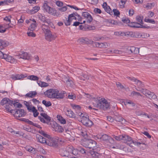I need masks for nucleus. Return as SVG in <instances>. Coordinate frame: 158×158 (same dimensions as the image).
<instances>
[{
  "label": "nucleus",
  "instance_id": "nucleus-48",
  "mask_svg": "<svg viewBox=\"0 0 158 158\" xmlns=\"http://www.w3.org/2000/svg\"><path fill=\"white\" fill-rule=\"evenodd\" d=\"M13 135H15L17 137H20L23 135V133L20 131H15L14 132Z\"/></svg>",
  "mask_w": 158,
  "mask_h": 158
},
{
  "label": "nucleus",
  "instance_id": "nucleus-16",
  "mask_svg": "<svg viewBox=\"0 0 158 158\" xmlns=\"http://www.w3.org/2000/svg\"><path fill=\"white\" fill-rule=\"evenodd\" d=\"M19 58H22L25 60H29L30 59L31 55L28 53L23 52L21 54L17 56Z\"/></svg>",
  "mask_w": 158,
  "mask_h": 158
},
{
  "label": "nucleus",
  "instance_id": "nucleus-58",
  "mask_svg": "<svg viewBox=\"0 0 158 158\" xmlns=\"http://www.w3.org/2000/svg\"><path fill=\"white\" fill-rule=\"evenodd\" d=\"M133 142L134 143V145L132 144V145H133V146H131V147H134L135 145H136L137 146H139V145H140L141 144H144V143H142L137 142L135 140H133ZM131 145H132V144H131Z\"/></svg>",
  "mask_w": 158,
  "mask_h": 158
},
{
  "label": "nucleus",
  "instance_id": "nucleus-12",
  "mask_svg": "<svg viewBox=\"0 0 158 158\" xmlns=\"http://www.w3.org/2000/svg\"><path fill=\"white\" fill-rule=\"evenodd\" d=\"M45 38L46 40L51 41L55 39L56 36L52 34L50 31H46L44 33Z\"/></svg>",
  "mask_w": 158,
  "mask_h": 158
},
{
  "label": "nucleus",
  "instance_id": "nucleus-55",
  "mask_svg": "<svg viewBox=\"0 0 158 158\" xmlns=\"http://www.w3.org/2000/svg\"><path fill=\"white\" fill-rule=\"evenodd\" d=\"M124 52V51L123 50H118L117 49L114 50L113 51V53L118 54H122V52Z\"/></svg>",
  "mask_w": 158,
  "mask_h": 158
},
{
  "label": "nucleus",
  "instance_id": "nucleus-31",
  "mask_svg": "<svg viewBox=\"0 0 158 158\" xmlns=\"http://www.w3.org/2000/svg\"><path fill=\"white\" fill-rule=\"evenodd\" d=\"M36 94L37 93L36 91H31L27 94L26 95V96L32 98L35 97Z\"/></svg>",
  "mask_w": 158,
  "mask_h": 158
},
{
  "label": "nucleus",
  "instance_id": "nucleus-44",
  "mask_svg": "<svg viewBox=\"0 0 158 158\" xmlns=\"http://www.w3.org/2000/svg\"><path fill=\"white\" fill-rule=\"evenodd\" d=\"M23 103L26 106L28 110H29V109L32 106L31 104H30V103L28 102H27L26 101H24L23 102Z\"/></svg>",
  "mask_w": 158,
  "mask_h": 158
},
{
  "label": "nucleus",
  "instance_id": "nucleus-33",
  "mask_svg": "<svg viewBox=\"0 0 158 158\" xmlns=\"http://www.w3.org/2000/svg\"><path fill=\"white\" fill-rule=\"evenodd\" d=\"M63 21L64 24L66 26L70 25L71 22H72L71 21V19L69 18V17L68 18H66L65 17V19H64Z\"/></svg>",
  "mask_w": 158,
  "mask_h": 158
},
{
  "label": "nucleus",
  "instance_id": "nucleus-18",
  "mask_svg": "<svg viewBox=\"0 0 158 158\" xmlns=\"http://www.w3.org/2000/svg\"><path fill=\"white\" fill-rule=\"evenodd\" d=\"M1 105H4L5 104H8L11 106H12L13 104V101L10 100L8 98H4L0 102Z\"/></svg>",
  "mask_w": 158,
  "mask_h": 158
},
{
  "label": "nucleus",
  "instance_id": "nucleus-23",
  "mask_svg": "<svg viewBox=\"0 0 158 158\" xmlns=\"http://www.w3.org/2000/svg\"><path fill=\"white\" fill-rule=\"evenodd\" d=\"M36 136L39 142L43 143H45L46 144L47 139H46L45 138L43 137L42 136L39 135H37Z\"/></svg>",
  "mask_w": 158,
  "mask_h": 158
},
{
  "label": "nucleus",
  "instance_id": "nucleus-19",
  "mask_svg": "<svg viewBox=\"0 0 158 158\" xmlns=\"http://www.w3.org/2000/svg\"><path fill=\"white\" fill-rule=\"evenodd\" d=\"M128 25L131 27H132L134 28H139L142 27L143 28H148V27H146L144 26L141 27V24L139 23H138L136 22H132L131 23H130V24H129Z\"/></svg>",
  "mask_w": 158,
  "mask_h": 158
},
{
  "label": "nucleus",
  "instance_id": "nucleus-9",
  "mask_svg": "<svg viewBox=\"0 0 158 158\" xmlns=\"http://www.w3.org/2000/svg\"><path fill=\"white\" fill-rule=\"evenodd\" d=\"M16 111L15 114H14V116L17 118L22 117H24L26 114V113L25 112L23 109H16Z\"/></svg>",
  "mask_w": 158,
  "mask_h": 158
},
{
  "label": "nucleus",
  "instance_id": "nucleus-8",
  "mask_svg": "<svg viewBox=\"0 0 158 158\" xmlns=\"http://www.w3.org/2000/svg\"><path fill=\"white\" fill-rule=\"evenodd\" d=\"M83 143L86 147L90 149L93 148L96 145V142L91 139H86L84 141Z\"/></svg>",
  "mask_w": 158,
  "mask_h": 158
},
{
  "label": "nucleus",
  "instance_id": "nucleus-4",
  "mask_svg": "<svg viewBox=\"0 0 158 158\" xmlns=\"http://www.w3.org/2000/svg\"><path fill=\"white\" fill-rule=\"evenodd\" d=\"M76 113L81 118L80 121L84 125L90 127L93 125V122L92 121L89 120V116L86 113L81 112H77Z\"/></svg>",
  "mask_w": 158,
  "mask_h": 158
},
{
  "label": "nucleus",
  "instance_id": "nucleus-29",
  "mask_svg": "<svg viewBox=\"0 0 158 158\" xmlns=\"http://www.w3.org/2000/svg\"><path fill=\"white\" fill-rule=\"evenodd\" d=\"M40 7L38 6H35L31 10L30 12L32 14H34L40 10Z\"/></svg>",
  "mask_w": 158,
  "mask_h": 158
},
{
  "label": "nucleus",
  "instance_id": "nucleus-60",
  "mask_svg": "<svg viewBox=\"0 0 158 158\" xmlns=\"http://www.w3.org/2000/svg\"><path fill=\"white\" fill-rule=\"evenodd\" d=\"M13 104L14 106L15 107L20 108L22 107V106L21 104L17 102L16 103H14V102H13V104Z\"/></svg>",
  "mask_w": 158,
  "mask_h": 158
},
{
  "label": "nucleus",
  "instance_id": "nucleus-14",
  "mask_svg": "<svg viewBox=\"0 0 158 158\" xmlns=\"http://www.w3.org/2000/svg\"><path fill=\"white\" fill-rule=\"evenodd\" d=\"M125 52L130 54L132 53L137 54L139 53V50L138 48L134 47H131L127 49Z\"/></svg>",
  "mask_w": 158,
  "mask_h": 158
},
{
  "label": "nucleus",
  "instance_id": "nucleus-39",
  "mask_svg": "<svg viewBox=\"0 0 158 158\" xmlns=\"http://www.w3.org/2000/svg\"><path fill=\"white\" fill-rule=\"evenodd\" d=\"M90 153L93 157L98 158L100 156V154L97 152L91 151Z\"/></svg>",
  "mask_w": 158,
  "mask_h": 158
},
{
  "label": "nucleus",
  "instance_id": "nucleus-56",
  "mask_svg": "<svg viewBox=\"0 0 158 158\" xmlns=\"http://www.w3.org/2000/svg\"><path fill=\"white\" fill-rule=\"evenodd\" d=\"M38 132L41 135H43L44 136L48 137V136L47 134H46L44 131L41 130H40L38 131Z\"/></svg>",
  "mask_w": 158,
  "mask_h": 158
},
{
  "label": "nucleus",
  "instance_id": "nucleus-20",
  "mask_svg": "<svg viewBox=\"0 0 158 158\" xmlns=\"http://www.w3.org/2000/svg\"><path fill=\"white\" fill-rule=\"evenodd\" d=\"M60 154L63 156H68V152L66 148H61L59 150Z\"/></svg>",
  "mask_w": 158,
  "mask_h": 158
},
{
  "label": "nucleus",
  "instance_id": "nucleus-32",
  "mask_svg": "<svg viewBox=\"0 0 158 158\" xmlns=\"http://www.w3.org/2000/svg\"><path fill=\"white\" fill-rule=\"evenodd\" d=\"M143 17L142 16H137L136 17V20L138 22H139L140 24H141V26L143 27V26L142 24H143Z\"/></svg>",
  "mask_w": 158,
  "mask_h": 158
},
{
  "label": "nucleus",
  "instance_id": "nucleus-11",
  "mask_svg": "<svg viewBox=\"0 0 158 158\" xmlns=\"http://www.w3.org/2000/svg\"><path fill=\"white\" fill-rule=\"evenodd\" d=\"M92 44H94L96 47L100 48H106L110 46V44L109 43L107 42H97L93 41V43Z\"/></svg>",
  "mask_w": 158,
  "mask_h": 158
},
{
  "label": "nucleus",
  "instance_id": "nucleus-1",
  "mask_svg": "<svg viewBox=\"0 0 158 158\" xmlns=\"http://www.w3.org/2000/svg\"><path fill=\"white\" fill-rule=\"evenodd\" d=\"M65 92L64 91L59 92L57 89L54 88L47 90L44 93L45 96L48 98L52 99H61L64 97Z\"/></svg>",
  "mask_w": 158,
  "mask_h": 158
},
{
  "label": "nucleus",
  "instance_id": "nucleus-59",
  "mask_svg": "<svg viewBox=\"0 0 158 158\" xmlns=\"http://www.w3.org/2000/svg\"><path fill=\"white\" fill-rule=\"evenodd\" d=\"M71 106L76 110H79L81 108L80 106L78 105L72 104Z\"/></svg>",
  "mask_w": 158,
  "mask_h": 158
},
{
  "label": "nucleus",
  "instance_id": "nucleus-21",
  "mask_svg": "<svg viewBox=\"0 0 158 158\" xmlns=\"http://www.w3.org/2000/svg\"><path fill=\"white\" fill-rule=\"evenodd\" d=\"M28 110L29 112H33V116L35 117H37L39 114L37 110L33 106H32Z\"/></svg>",
  "mask_w": 158,
  "mask_h": 158
},
{
  "label": "nucleus",
  "instance_id": "nucleus-2",
  "mask_svg": "<svg viewBox=\"0 0 158 158\" xmlns=\"http://www.w3.org/2000/svg\"><path fill=\"white\" fill-rule=\"evenodd\" d=\"M94 100L95 101L94 103L93 102V104L94 106L98 108L106 110L110 107V104L104 98H101L98 99L97 98H94Z\"/></svg>",
  "mask_w": 158,
  "mask_h": 158
},
{
  "label": "nucleus",
  "instance_id": "nucleus-51",
  "mask_svg": "<svg viewBox=\"0 0 158 158\" xmlns=\"http://www.w3.org/2000/svg\"><path fill=\"white\" fill-rule=\"evenodd\" d=\"M124 104L125 105H127L128 104H130L132 107H134L135 106V104L131 101H126L124 102Z\"/></svg>",
  "mask_w": 158,
  "mask_h": 158
},
{
  "label": "nucleus",
  "instance_id": "nucleus-13",
  "mask_svg": "<svg viewBox=\"0 0 158 158\" xmlns=\"http://www.w3.org/2000/svg\"><path fill=\"white\" fill-rule=\"evenodd\" d=\"M82 16L87 23H90L93 20V18L90 14L87 12H83Z\"/></svg>",
  "mask_w": 158,
  "mask_h": 158
},
{
  "label": "nucleus",
  "instance_id": "nucleus-5",
  "mask_svg": "<svg viewBox=\"0 0 158 158\" xmlns=\"http://www.w3.org/2000/svg\"><path fill=\"white\" fill-rule=\"evenodd\" d=\"M136 89L138 91L141 92L143 94L151 99L155 100L157 99V96L154 93L150 92L146 89H141L138 88V89Z\"/></svg>",
  "mask_w": 158,
  "mask_h": 158
},
{
  "label": "nucleus",
  "instance_id": "nucleus-36",
  "mask_svg": "<svg viewBox=\"0 0 158 158\" xmlns=\"http://www.w3.org/2000/svg\"><path fill=\"white\" fill-rule=\"evenodd\" d=\"M66 149L68 152V156L69 155H71L72 154L73 150V147L71 145H69L66 148Z\"/></svg>",
  "mask_w": 158,
  "mask_h": 158
},
{
  "label": "nucleus",
  "instance_id": "nucleus-40",
  "mask_svg": "<svg viewBox=\"0 0 158 158\" xmlns=\"http://www.w3.org/2000/svg\"><path fill=\"white\" fill-rule=\"evenodd\" d=\"M130 96L131 97L135 96L136 97H138L139 96H142V95L139 92L135 91H133L131 93Z\"/></svg>",
  "mask_w": 158,
  "mask_h": 158
},
{
  "label": "nucleus",
  "instance_id": "nucleus-7",
  "mask_svg": "<svg viewBox=\"0 0 158 158\" xmlns=\"http://www.w3.org/2000/svg\"><path fill=\"white\" fill-rule=\"evenodd\" d=\"M62 81H63L68 86L73 88L75 85L73 81L70 79L69 77L63 75L62 77Z\"/></svg>",
  "mask_w": 158,
  "mask_h": 158
},
{
  "label": "nucleus",
  "instance_id": "nucleus-34",
  "mask_svg": "<svg viewBox=\"0 0 158 158\" xmlns=\"http://www.w3.org/2000/svg\"><path fill=\"white\" fill-rule=\"evenodd\" d=\"M57 118L60 123L61 124H64L66 123L65 120L60 115H57Z\"/></svg>",
  "mask_w": 158,
  "mask_h": 158
},
{
  "label": "nucleus",
  "instance_id": "nucleus-6",
  "mask_svg": "<svg viewBox=\"0 0 158 158\" xmlns=\"http://www.w3.org/2000/svg\"><path fill=\"white\" fill-rule=\"evenodd\" d=\"M49 1H44L43 4L44 10L49 14L54 15L56 13V10L54 8H51L49 5Z\"/></svg>",
  "mask_w": 158,
  "mask_h": 158
},
{
  "label": "nucleus",
  "instance_id": "nucleus-22",
  "mask_svg": "<svg viewBox=\"0 0 158 158\" xmlns=\"http://www.w3.org/2000/svg\"><path fill=\"white\" fill-rule=\"evenodd\" d=\"M26 149L27 151L30 152L31 154H35L37 153L38 151L31 147H27Z\"/></svg>",
  "mask_w": 158,
  "mask_h": 158
},
{
  "label": "nucleus",
  "instance_id": "nucleus-50",
  "mask_svg": "<svg viewBox=\"0 0 158 158\" xmlns=\"http://www.w3.org/2000/svg\"><path fill=\"white\" fill-rule=\"evenodd\" d=\"M144 21L146 22L151 23L152 24H155V21L153 19H150L147 18H145L144 19Z\"/></svg>",
  "mask_w": 158,
  "mask_h": 158
},
{
  "label": "nucleus",
  "instance_id": "nucleus-27",
  "mask_svg": "<svg viewBox=\"0 0 158 158\" xmlns=\"http://www.w3.org/2000/svg\"><path fill=\"white\" fill-rule=\"evenodd\" d=\"M48 24V23H45V24H43L42 25V29L44 33L46 31H50L49 29V27L47 25Z\"/></svg>",
  "mask_w": 158,
  "mask_h": 158
},
{
  "label": "nucleus",
  "instance_id": "nucleus-63",
  "mask_svg": "<svg viewBox=\"0 0 158 158\" xmlns=\"http://www.w3.org/2000/svg\"><path fill=\"white\" fill-rule=\"evenodd\" d=\"M27 34L29 36L35 37L36 36L35 34L32 31L27 32Z\"/></svg>",
  "mask_w": 158,
  "mask_h": 158
},
{
  "label": "nucleus",
  "instance_id": "nucleus-10",
  "mask_svg": "<svg viewBox=\"0 0 158 158\" xmlns=\"http://www.w3.org/2000/svg\"><path fill=\"white\" fill-rule=\"evenodd\" d=\"M46 144L50 146L56 147L58 144V140L57 139L48 138V137Z\"/></svg>",
  "mask_w": 158,
  "mask_h": 158
},
{
  "label": "nucleus",
  "instance_id": "nucleus-62",
  "mask_svg": "<svg viewBox=\"0 0 158 158\" xmlns=\"http://www.w3.org/2000/svg\"><path fill=\"white\" fill-rule=\"evenodd\" d=\"M85 20H84L82 23L79 22H75L73 23V25L76 26H78L80 24H82L83 23H85Z\"/></svg>",
  "mask_w": 158,
  "mask_h": 158
},
{
  "label": "nucleus",
  "instance_id": "nucleus-54",
  "mask_svg": "<svg viewBox=\"0 0 158 158\" xmlns=\"http://www.w3.org/2000/svg\"><path fill=\"white\" fill-rule=\"evenodd\" d=\"M116 85L119 89H126L120 82H117L116 83Z\"/></svg>",
  "mask_w": 158,
  "mask_h": 158
},
{
  "label": "nucleus",
  "instance_id": "nucleus-41",
  "mask_svg": "<svg viewBox=\"0 0 158 158\" xmlns=\"http://www.w3.org/2000/svg\"><path fill=\"white\" fill-rule=\"evenodd\" d=\"M40 115L46 121H50V117L46 114L44 113H41Z\"/></svg>",
  "mask_w": 158,
  "mask_h": 158
},
{
  "label": "nucleus",
  "instance_id": "nucleus-64",
  "mask_svg": "<svg viewBox=\"0 0 158 158\" xmlns=\"http://www.w3.org/2000/svg\"><path fill=\"white\" fill-rule=\"evenodd\" d=\"M103 37H94L93 38V40L94 41H100L102 40Z\"/></svg>",
  "mask_w": 158,
  "mask_h": 158
},
{
  "label": "nucleus",
  "instance_id": "nucleus-35",
  "mask_svg": "<svg viewBox=\"0 0 158 158\" xmlns=\"http://www.w3.org/2000/svg\"><path fill=\"white\" fill-rule=\"evenodd\" d=\"M77 13H73L69 15V17L71 19V21H72L73 19L77 20Z\"/></svg>",
  "mask_w": 158,
  "mask_h": 158
},
{
  "label": "nucleus",
  "instance_id": "nucleus-42",
  "mask_svg": "<svg viewBox=\"0 0 158 158\" xmlns=\"http://www.w3.org/2000/svg\"><path fill=\"white\" fill-rule=\"evenodd\" d=\"M127 1V0H121L119 3L120 7L121 8H124Z\"/></svg>",
  "mask_w": 158,
  "mask_h": 158
},
{
  "label": "nucleus",
  "instance_id": "nucleus-38",
  "mask_svg": "<svg viewBox=\"0 0 158 158\" xmlns=\"http://www.w3.org/2000/svg\"><path fill=\"white\" fill-rule=\"evenodd\" d=\"M155 3H148L144 5V7L148 9H150L153 7Z\"/></svg>",
  "mask_w": 158,
  "mask_h": 158
},
{
  "label": "nucleus",
  "instance_id": "nucleus-57",
  "mask_svg": "<svg viewBox=\"0 0 158 158\" xmlns=\"http://www.w3.org/2000/svg\"><path fill=\"white\" fill-rule=\"evenodd\" d=\"M85 97L88 98H90V99H92L93 103L94 102V103H95V101L94 100V98H93L89 94H86L85 93Z\"/></svg>",
  "mask_w": 158,
  "mask_h": 158
},
{
  "label": "nucleus",
  "instance_id": "nucleus-15",
  "mask_svg": "<svg viewBox=\"0 0 158 158\" xmlns=\"http://www.w3.org/2000/svg\"><path fill=\"white\" fill-rule=\"evenodd\" d=\"M5 59L7 62L14 64L16 63V60L12 56L6 54L5 56Z\"/></svg>",
  "mask_w": 158,
  "mask_h": 158
},
{
  "label": "nucleus",
  "instance_id": "nucleus-28",
  "mask_svg": "<svg viewBox=\"0 0 158 158\" xmlns=\"http://www.w3.org/2000/svg\"><path fill=\"white\" fill-rule=\"evenodd\" d=\"M100 139L106 141L108 140L112 139L113 140V139L110 136H109L106 134L103 135L101 137H100Z\"/></svg>",
  "mask_w": 158,
  "mask_h": 158
},
{
  "label": "nucleus",
  "instance_id": "nucleus-52",
  "mask_svg": "<svg viewBox=\"0 0 158 158\" xmlns=\"http://www.w3.org/2000/svg\"><path fill=\"white\" fill-rule=\"evenodd\" d=\"M5 109L6 110L10 112L11 113H13V110L12 109H11L10 106L9 105H6L5 106Z\"/></svg>",
  "mask_w": 158,
  "mask_h": 158
},
{
  "label": "nucleus",
  "instance_id": "nucleus-30",
  "mask_svg": "<svg viewBox=\"0 0 158 158\" xmlns=\"http://www.w3.org/2000/svg\"><path fill=\"white\" fill-rule=\"evenodd\" d=\"M115 120L119 122H123V123H124L126 121L125 119L123 118L122 117L119 116H115L114 117Z\"/></svg>",
  "mask_w": 158,
  "mask_h": 158
},
{
  "label": "nucleus",
  "instance_id": "nucleus-61",
  "mask_svg": "<svg viewBox=\"0 0 158 158\" xmlns=\"http://www.w3.org/2000/svg\"><path fill=\"white\" fill-rule=\"evenodd\" d=\"M38 152H39L40 153H42L43 154H45L46 152L44 149L40 147L38 148L37 150Z\"/></svg>",
  "mask_w": 158,
  "mask_h": 158
},
{
  "label": "nucleus",
  "instance_id": "nucleus-45",
  "mask_svg": "<svg viewBox=\"0 0 158 158\" xmlns=\"http://www.w3.org/2000/svg\"><path fill=\"white\" fill-rule=\"evenodd\" d=\"M19 120L26 122L27 123L29 124L32 125L33 126L34 123L32 121H30L29 119H25L24 118H21L20 119H19Z\"/></svg>",
  "mask_w": 158,
  "mask_h": 158
},
{
  "label": "nucleus",
  "instance_id": "nucleus-49",
  "mask_svg": "<svg viewBox=\"0 0 158 158\" xmlns=\"http://www.w3.org/2000/svg\"><path fill=\"white\" fill-rule=\"evenodd\" d=\"M17 76V80H20L22 79L24 77H26L27 76V75L26 74H21L20 75L19 74H17L16 75Z\"/></svg>",
  "mask_w": 158,
  "mask_h": 158
},
{
  "label": "nucleus",
  "instance_id": "nucleus-47",
  "mask_svg": "<svg viewBox=\"0 0 158 158\" xmlns=\"http://www.w3.org/2000/svg\"><path fill=\"white\" fill-rule=\"evenodd\" d=\"M55 131H58L59 132H62L63 130L62 127L59 125H57L54 129Z\"/></svg>",
  "mask_w": 158,
  "mask_h": 158
},
{
  "label": "nucleus",
  "instance_id": "nucleus-43",
  "mask_svg": "<svg viewBox=\"0 0 158 158\" xmlns=\"http://www.w3.org/2000/svg\"><path fill=\"white\" fill-rule=\"evenodd\" d=\"M27 78L28 79L33 81H38L39 79V78L38 77L34 75H31L29 76Z\"/></svg>",
  "mask_w": 158,
  "mask_h": 158
},
{
  "label": "nucleus",
  "instance_id": "nucleus-24",
  "mask_svg": "<svg viewBox=\"0 0 158 158\" xmlns=\"http://www.w3.org/2000/svg\"><path fill=\"white\" fill-rule=\"evenodd\" d=\"M8 44L7 42L2 40H0V50L3 49L7 46Z\"/></svg>",
  "mask_w": 158,
  "mask_h": 158
},
{
  "label": "nucleus",
  "instance_id": "nucleus-26",
  "mask_svg": "<svg viewBox=\"0 0 158 158\" xmlns=\"http://www.w3.org/2000/svg\"><path fill=\"white\" fill-rule=\"evenodd\" d=\"M67 115L71 118H75L76 117L75 114L70 110H67L66 112Z\"/></svg>",
  "mask_w": 158,
  "mask_h": 158
},
{
  "label": "nucleus",
  "instance_id": "nucleus-17",
  "mask_svg": "<svg viewBox=\"0 0 158 158\" xmlns=\"http://www.w3.org/2000/svg\"><path fill=\"white\" fill-rule=\"evenodd\" d=\"M79 42L81 44H91L93 43V41L87 38H82L78 40Z\"/></svg>",
  "mask_w": 158,
  "mask_h": 158
},
{
  "label": "nucleus",
  "instance_id": "nucleus-25",
  "mask_svg": "<svg viewBox=\"0 0 158 158\" xmlns=\"http://www.w3.org/2000/svg\"><path fill=\"white\" fill-rule=\"evenodd\" d=\"M32 21L33 22L31 23L29 28V29L31 31H33L35 29L36 27V21L34 19H32Z\"/></svg>",
  "mask_w": 158,
  "mask_h": 158
},
{
  "label": "nucleus",
  "instance_id": "nucleus-53",
  "mask_svg": "<svg viewBox=\"0 0 158 158\" xmlns=\"http://www.w3.org/2000/svg\"><path fill=\"white\" fill-rule=\"evenodd\" d=\"M131 80L133 81H134L135 82V84H138L139 85H140L142 84V82L140 81L137 80L135 78L133 77L132 78Z\"/></svg>",
  "mask_w": 158,
  "mask_h": 158
},
{
  "label": "nucleus",
  "instance_id": "nucleus-37",
  "mask_svg": "<svg viewBox=\"0 0 158 158\" xmlns=\"http://www.w3.org/2000/svg\"><path fill=\"white\" fill-rule=\"evenodd\" d=\"M38 84L40 86L42 87H46L49 85L48 83L43 81H39L38 82Z\"/></svg>",
  "mask_w": 158,
  "mask_h": 158
},
{
  "label": "nucleus",
  "instance_id": "nucleus-46",
  "mask_svg": "<svg viewBox=\"0 0 158 158\" xmlns=\"http://www.w3.org/2000/svg\"><path fill=\"white\" fill-rule=\"evenodd\" d=\"M42 103L46 107H49L52 105V104L50 101H46L45 100H43L42 101Z\"/></svg>",
  "mask_w": 158,
  "mask_h": 158
},
{
  "label": "nucleus",
  "instance_id": "nucleus-3",
  "mask_svg": "<svg viewBox=\"0 0 158 158\" xmlns=\"http://www.w3.org/2000/svg\"><path fill=\"white\" fill-rule=\"evenodd\" d=\"M113 137L116 140L118 141H122L123 142L127 143L130 147L133 146L131 144H134L133 140L132 138L128 135L123 134L118 136H116L113 135Z\"/></svg>",
  "mask_w": 158,
  "mask_h": 158
}]
</instances>
